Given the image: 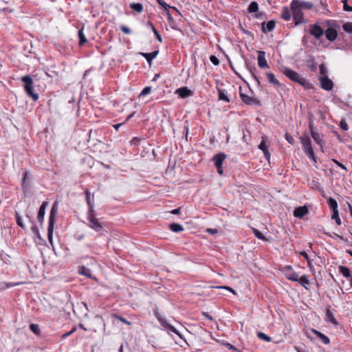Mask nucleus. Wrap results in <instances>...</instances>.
<instances>
[{
  "label": "nucleus",
  "instance_id": "680f3d73",
  "mask_svg": "<svg viewBox=\"0 0 352 352\" xmlns=\"http://www.w3.org/2000/svg\"><path fill=\"white\" fill-rule=\"evenodd\" d=\"M217 288L228 290V291L231 292L232 293H233L234 294H236L235 290H234L232 288H231L228 286H220V287H217Z\"/></svg>",
  "mask_w": 352,
  "mask_h": 352
},
{
  "label": "nucleus",
  "instance_id": "f8f14e48",
  "mask_svg": "<svg viewBox=\"0 0 352 352\" xmlns=\"http://www.w3.org/2000/svg\"><path fill=\"white\" fill-rule=\"evenodd\" d=\"M48 206V201H45L42 203L41 206L39 208L38 213L37 215V219L41 226L43 223L44 216L45 214V209Z\"/></svg>",
  "mask_w": 352,
  "mask_h": 352
},
{
  "label": "nucleus",
  "instance_id": "3c124183",
  "mask_svg": "<svg viewBox=\"0 0 352 352\" xmlns=\"http://www.w3.org/2000/svg\"><path fill=\"white\" fill-rule=\"evenodd\" d=\"M210 60L214 65H219V63H220V61H219V58L216 56H214V55H211L210 56Z\"/></svg>",
  "mask_w": 352,
  "mask_h": 352
},
{
  "label": "nucleus",
  "instance_id": "09e8293b",
  "mask_svg": "<svg viewBox=\"0 0 352 352\" xmlns=\"http://www.w3.org/2000/svg\"><path fill=\"white\" fill-rule=\"evenodd\" d=\"M30 329L32 331H33L35 334H38L40 332L39 327L36 324H31L30 325Z\"/></svg>",
  "mask_w": 352,
  "mask_h": 352
},
{
  "label": "nucleus",
  "instance_id": "13d9d810",
  "mask_svg": "<svg viewBox=\"0 0 352 352\" xmlns=\"http://www.w3.org/2000/svg\"><path fill=\"white\" fill-rule=\"evenodd\" d=\"M340 125L341 129L344 131H347L349 129L348 124L344 120H342Z\"/></svg>",
  "mask_w": 352,
  "mask_h": 352
},
{
  "label": "nucleus",
  "instance_id": "8fccbe9b",
  "mask_svg": "<svg viewBox=\"0 0 352 352\" xmlns=\"http://www.w3.org/2000/svg\"><path fill=\"white\" fill-rule=\"evenodd\" d=\"M300 254L307 261L308 266L309 267H311V261H310V259L309 258V256H308L307 253L305 252V251H303V252H301L300 253Z\"/></svg>",
  "mask_w": 352,
  "mask_h": 352
},
{
  "label": "nucleus",
  "instance_id": "2eb2a0df",
  "mask_svg": "<svg viewBox=\"0 0 352 352\" xmlns=\"http://www.w3.org/2000/svg\"><path fill=\"white\" fill-rule=\"evenodd\" d=\"M276 27V23L274 21H270L267 23L263 22L261 23V30L263 33H267L274 30Z\"/></svg>",
  "mask_w": 352,
  "mask_h": 352
},
{
  "label": "nucleus",
  "instance_id": "2f4dec72",
  "mask_svg": "<svg viewBox=\"0 0 352 352\" xmlns=\"http://www.w3.org/2000/svg\"><path fill=\"white\" fill-rule=\"evenodd\" d=\"M72 308H73V312H74V314L77 316L78 318H80L81 317L82 314L80 313H79L78 311V310L79 309H86V307H85V305L83 304V303H80V304H77L76 307H74L73 305H72Z\"/></svg>",
  "mask_w": 352,
  "mask_h": 352
},
{
  "label": "nucleus",
  "instance_id": "ea45409f",
  "mask_svg": "<svg viewBox=\"0 0 352 352\" xmlns=\"http://www.w3.org/2000/svg\"><path fill=\"white\" fill-rule=\"evenodd\" d=\"M257 337L265 342H270L272 340L271 337L263 332H257Z\"/></svg>",
  "mask_w": 352,
  "mask_h": 352
},
{
  "label": "nucleus",
  "instance_id": "5701e85b",
  "mask_svg": "<svg viewBox=\"0 0 352 352\" xmlns=\"http://www.w3.org/2000/svg\"><path fill=\"white\" fill-rule=\"evenodd\" d=\"M311 135L316 144H318L320 146L321 149H322L323 135L317 131L316 133H313Z\"/></svg>",
  "mask_w": 352,
  "mask_h": 352
},
{
  "label": "nucleus",
  "instance_id": "c756f323",
  "mask_svg": "<svg viewBox=\"0 0 352 352\" xmlns=\"http://www.w3.org/2000/svg\"><path fill=\"white\" fill-rule=\"evenodd\" d=\"M169 228L174 232H179L184 230L183 226L177 223H172L169 225Z\"/></svg>",
  "mask_w": 352,
  "mask_h": 352
},
{
  "label": "nucleus",
  "instance_id": "49530a36",
  "mask_svg": "<svg viewBox=\"0 0 352 352\" xmlns=\"http://www.w3.org/2000/svg\"><path fill=\"white\" fill-rule=\"evenodd\" d=\"M349 0H342L343 10L346 12H352V6H349Z\"/></svg>",
  "mask_w": 352,
  "mask_h": 352
},
{
  "label": "nucleus",
  "instance_id": "052dcab7",
  "mask_svg": "<svg viewBox=\"0 0 352 352\" xmlns=\"http://www.w3.org/2000/svg\"><path fill=\"white\" fill-rule=\"evenodd\" d=\"M248 68L249 69V72H250L252 77L257 82L258 85H260V81H259L258 78H257V76L254 74L252 69L248 67Z\"/></svg>",
  "mask_w": 352,
  "mask_h": 352
},
{
  "label": "nucleus",
  "instance_id": "a18cd8bd",
  "mask_svg": "<svg viewBox=\"0 0 352 352\" xmlns=\"http://www.w3.org/2000/svg\"><path fill=\"white\" fill-rule=\"evenodd\" d=\"M151 91V87H145L143 90L141 91V93L139 95V97H142V96H146L148 94H149Z\"/></svg>",
  "mask_w": 352,
  "mask_h": 352
},
{
  "label": "nucleus",
  "instance_id": "a19ab883",
  "mask_svg": "<svg viewBox=\"0 0 352 352\" xmlns=\"http://www.w3.org/2000/svg\"><path fill=\"white\" fill-rule=\"evenodd\" d=\"M252 231L254 234V235L259 239L266 241L267 239L264 236V235L257 229L252 228Z\"/></svg>",
  "mask_w": 352,
  "mask_h": 352
},
{
  "label": "nucleus",
  "instance_id": "58836bf2",
  "mask_svg": "<svg viewBox=\"0 0 352 352\" xmlns=\"http://www.w3.org/2000/svg\"><path fill=\"white\" fill-rule=\"evenodd\" d=\"M331 219H334L336 221V224L338 226H340L341 225L342 221H341L340 218L339 217L338 210L333 211Z\"/></svg>",
  "mask_w": 352,
  "mask_h": 352
},
{
  "label": "nucleus",
  "instance_id": "473e14b6",
  "mask_svg": "<svg viewBox=\"0 0 352 352\" xmlns=\"http://www.w3.org/2000/svg\"><path fill=\"white\" fill-rule=\"evenodd\" d=\"M326 318H327V320H328L329 322H330L334 324H338V322L337 320L336 319V318L334 317L333 313L329 309H327L326 311Z\"/></svg>",
  "mask_w": 352,
  "mask_h": 352
},
{
  "label": "nucleus",
  "instance_id": "4468645a",
  "mask_svg": "<svg viewBox=\"0 0 352 352\" xmlns=\"http://www.w3.org/2000/svg\"><path fill=\"white\" fill-rule=\"evenodd\" d=\"M269 146L270 143L265 140H263L258 145V148L263 152L264 156L267 160H270V153L268 151Z\"/></svg>",
  "mask_w": 352,
  "mask_h": 352
},
{
  "label": "nucleus",
  "instance_id": "f704fd0d",
  "mask_svg": "<svg viewBox=\"0 0 352 352\" xmlns=\"http://www.w3.org/2000/svg\"><path fill=\"white\" fill-rule=\"evenodd\" d=\"M130 8L138 13L143 11V6L140 3H132L130 4Z\"/></svg>",
  "mask_w": 352,
  "mask_h": 352
},
{
  "label": "nucleus",
  "instance_id": "6ab92c4d",
  "mask_svg": "<svg viewBox=\"0 0 352 352\" xmlns=\"http://www.w3.org/2000/svg\"><path fill=\"white\" fill-rule=\"evenodd\" d=\"M159 51L156 50L151 53L141 52L140 54L146 59L147 62L151 64L153 60L157 56Z\"/></svg>",
  "mask_w": 352,
  "mask_h": 352
},
{
  "label": "nucleus",
  "instance_id": "bb28decb",
  "mask_svg": "<svg viewBox=\"0 0 352 352\" xmlns=\"http://www.w3.org/2000/svg\"><path fill=\"white\" fill-rule=\"evenodd\" d=\"M281 18L285 21H288L291 19V12L288 7L285 6L283 8Z\"/></svg>",
  "mask_w": 352,
  "mask_h": 352
},
{
  "label": "nucleus",
  "instance_id": "37998d69",
  "mask_svg": "<svg viewBox=\"0 0 352 352\" xmlns=\"http://www.w3.org/2000/svg\"><path fill=\"white\" fill-rule=\"evenodd\" d=\"M309 130L311 135L318 131L317 127L315 126L314 121L311 119L309 122Z\"/></svg>",
  "mask_w": 352,
  "mask_h": 352
},
{
  "label": "nucleus",
  "instance_id": "4be33fe9",
  "mask_svg": "<svg viewBox=\"0 0 352 352\" xmlns=\"http://www.w3.org/2000/svg\"><path fill=\"white\" fill-rule=\"evenodd\" d=\"M217 90L218 92V98L219 100H223L226 102H230V99L227 95V91L226 89H221L219 87H217Z\"/></svg>",
  "mask_w": 352,
  "mask_h": 352
},
{
  "label": "nucleus",
  "instance_id": "a878e982",
  "mask_svg": "<svg viewBox=\"0 0 352 352\" xmlns=\"http://www.w3.org/2000/svg\"><path fill=\"white\" fill-rule=\"evenodd\" d=\"M286 278L292 281L297 282L298 281L299 275L296 272L294 271L285 272Z\"/></svg>",
  "mask_w": 352,
  "mask_h": 352
},
{
  "label": "nucleus",
  "instance_id": "0e129e2a",
  "mask_svg": "<svg viewBox=\"0 0 352 352\" xmlns=\"http://www.w3.org/2000/svg\"><path fill=\"white\" fill-rule=\"evenodd\" d=\"M153 33H154L157 40L159 42L162 43V38L161 35L160 34L159 32L157 30H155V32H153Z\"/></svg>",
  "mask_w": 352,
  "mask_h": 352
},
{
  "label": "nucleus",
  "instance_id": "f03ea898",
  "mask_svg": "<svg viewBox=\"0 0 352 352\" xmlns=\"http://www.w3.org/2000/svg\"><path fill=\"white\" fill-rule=\"evenodd\" d=\"M300 142L302 145V148L307 156L314 163L317 162L316 157L315 156L312 145L311 140L309 137L307 135H303L300 137Z\"/></svg>",
  "mask_w": 352,
  "mask_h": 352
},
{
  "label": "nucleus",
  "instance_id": "6e6d98bb",
  "mask_svg": "<svg viewBox=\"0 0 352 352\" xmlns=\"http://www.w3.org/2000/svg\"><path fill=\"white\" fill-rule=\"evenodd\" d=\"M319 69H320V72L322 75H323L324 76H327V68L324 66V65H323V64L320 65L319 67Z\"/></svg>",
  "mask_w": 352,
  "mask_h": 352
},
{
  "label": "nucleus",
  "instance_id": "774afa93",
  "mask_svg": "<svg viewBox=\"0 0 352 352\" xmlns=\"http://www.w3.org/2000/svg\"><path fill=\"white\" fill-rule=\"evenodd\" d=\"M180 210H181V208H177L176 209H174L171 211V213L173 214H179L180 213Z\"/></svg>",
  "mask_w": 352,
  "mask_h": 352
},
{
  "label": "nucleus",
  "instance_id": "20e7f679",
  "mask_svg": "<svg viewBox=\"0 0 352 352\" xmlns=\"http://www.w3.org/2000/svg\"><path fill=\"white\" fill-rule=\"evenodd\" d=\"M21 81L24 85V89L26 94L31 97L34 101L38 99V95L34 92L33 80L30 76L26 75L21 78Z\"/></svg>",
  "mask_w": 352,
  "mask_h": 352
},
{
  "label": "nucleus",
  "instance_id": "7ed1b4c3",
  "mask_svg": "<svg viewBox=\"0 0 352 352\" xmlns=\"http://www.w3.org/2000/svg\"><path fill=\"white\" fill-rule=\"evenodd\" d=\"M284 74L291 80L303 86L304 87L309 88L310 82L307 79L301 77V76L295 71L289 68H286L284 70Z\"/></svg>",
  "mask_w": 352,
  "mask_h": 352
},
{
  "label": "nucleus",
  "instance_id": "9b49d317",
  "mask_svg": "<svg viewBox=\"0 0 352 352\" xmlns=\"http://www.w3.org/2000/svg\"><path fill=\"white\" fill-rule=\"evenodd\" d=\"M321 87L327 91H331L333 87V81L328 76H322L320 78Z\"/></svg>",
  "mask_w": 352,
  "mask_h": 352
},
{
  "label": "nucleus",
  "instance_id": "f3484780",
  "mask_svg": "<svg viewBox=\"0 0 352 352\" xmlns=\"http://www.w3.org/2000/svg\"><path fill=\"white\" fill-rule=\"evenodd\" d=\"M177 94L182 98H186L192 95V91L187 87H183L176 90Z\"/></svg>",
  "mask_w": 352,
  "mask_h": 352
},
{
  "label": "nucleus",
  "instance_id": "e2e57ef3",
  "mask_svg": "<svg viewBox=\"0 0 352 352\" xmlns=\"http://www.w3.org/2000/svg\"><path fill=\"white\" fill-rule=\"evenodd\" d=\"M265 16V14L263 12H258L255 14V17L258 19H262Z\"/></svg>",
  "mask_w": 352,
  "mask_h": 352
},
{
  "label": "nucleus",
  "instance_id": "cd10ccee",
  "mask_svg": "<svg viewBox=\"0 0 352 352\" xmlns=\"http://www.w3.org/2000/svg\"><path fill=\"white\" fill-rule=\"evenodd\" d=\"M78 272L80 274L83 275L88 278H92V274L91 270L85 267V266H81L78 269Z\"/></svg>",
  "mask_w": 352,
  "mask_h": 352
},
{
  "label": "nucleus",
  "instance_id": "1a4fd4ad",
  "mask_svg": "<svg viewBox=\"0 0 352 352\" xmlns=\"http://www.w3.org/2000/svg\"><path fill=\"white\" fill-rule=\"evenodd\" d=\"M239 91H239L240 98L244 103H245L248 105H250V106H252V105L260 106L261 105V102H260L259 100L254 98L252 96H248L245 94L243 93L241 87H239Z\"/></svg>",
  "mask_w": 352,
  "mask_h": 352
},
{
  "label": "nucleus",
  "instance_id": "a211bd4d",
  "mask_svg": "<svg viewBox=\"0 0 352 352\" xmlns=\"http://www.w3.org/2000/svg\"><path fill=\"white\" fill-rule=\"evenodd\" d=\"M311 331L324 344H329L330 343L329 338L324 334L314 329H312Z\"/></svg>",
  "mask_w": 352,
  "mask_h": 352
},
{
  "label": "nucleus",
  "instance_id": "0eeeda50",
  "mask_svg": "<svg viewBox=\"0 0 352 352\" xmlns=\"http://www.w3.org/2000/svg\"><path fill=\"white\" fill-rule=\"evenodd\" d=\"M290 9L293 15V20L296 25H298L302 23H306V21L303 18V12L298 6L297 2L292 1L290 4Z\"/></svg>",
  "mask_w": 352,
  "mask_h": 352
},
{
  "label": "nucleus",
  "instance_id": "c9c22d12",
  "mask_svg": "<svg viewBox=\"0 0 352 352\" xmlns=\"http://www.w3.org/2000/svg\"><path fill=\"white\" fill-rule=\"evenodd\" d=\"M248 10L250 13L257 12L258 10V3L256 1L251 2L248 8Z\"/></svg>",
  "mask_w": 352,
  "mask_h": 352
},
{
  "label": "nucleus",
  "instance_id": "79ce46f5",
  "mask_svg": "<svg viewBox=\"0 0 352 352\" xmlns=\"http://www.w3.org/2000/svg\"><path fill=\"white\" fill-rule=\"evenodd\" d=\"M157 3L161 6H162L165 10L169 9V8H172L175 10H176L177 12H178V10L175 8V7H170L169 5H168L163 0H157Z\"/></svg>",
  "mask_w": 352,
  "mask_h": 352
},
{
  "label": "nucleus",
  "instance_id": "5fc2aeb1",
  "mask_svg": "<svg viewBox=\"0 0 352 352\" xmlns=\"http://www.w3.org/2000/svg\"><path fill=\"white\" fill-rule=\"evenodd\" d=\"M167 329L175 333V334H177L178 336H179L180 338H182V336L180 334V333L171 324H170L168 327H167Z\"/></svg>",
  "mask_w": 352,
  "mask_h": 352
},
{
  "label": "nucleus",
  "instance_id": "b1692460",
  "mask_svg": "<svg viewBox=\"0 0 352 352\" xmlns=\"http://www.w3.org/2000/svg\"><path fill=\"white\" fill-rule=\"evenodd\" d=\"M298 282L306 289H308V285H310V281L307 275H303L300 277L299 276Z\"/></svg>",
  "mask_w": 352,
  "mask_h": 352
},
{
  "label": "nucleus",
  "instance_id": "aec40b11",
  "mask_svg": "<svg viewBox=\"0 0 352 352\" xmlns=\"http://www.w3.org/2000/svg\"><path fill=\"white\" fill-rule=\"evenodd\" d=\"M292 1L297 2L298 7L302 10V8L311 10L313 8L314 5L311 2L300 1V0H292Z\"/></svg>",
  "mask_w": 352,
  "mask_h": 352
},
{
  "label": "nucleus",
  "instance_id": "864d4df0",
  "mask_svg": "<svg viewBox=\"0 0 352 352\" xmlns=\"http://www.w3.org/2000/svg\"><path fill=\"white\" fill-rule=\"evenodd\" d=\"M285 139L290 144H292V145L294 144V140L293 137L291 135H289L288 133H285Z\"/></svg>",
  "mask_w": 352,
  "mask_h": 352
},
{
  "label": "nucleus",
  "instance_id": "dca6fc26",
  "mask_svg": "<svg viewBox=\"0 0 352 352\" xmlns=\"http://www.w3.org/2000/svg\"><path fill=\"white\" fill-rule=\"evenodd\" d=\"M309 212V210L306 206L296 208L294 211V215L298 218H302Z\"/></svg>",
  "mask_w": 352,
  "mask_h": 352
},
{
  "label": "nucleus",
  "instance_id": "c03bdc74",
  "mask_svg": "<svg viewBox=\"0 0 352 352\" xmlns=\"http://www.w3.org/2000/svg\"><path fill=\"white\" fill-rule=\"evenodd\" d=\"M343 30L348 33H352V23H345L342 25Z\"/></svg>",
  "mask_w": 352,
  "mask_h": 352
},
{
  "label": "nucleus",
  "instance_id": "9d476101",
  "mask_svg": "<svg viewBox=\"0 0 352 352\" xmlns=\"http://www.w3.org/2000/svg\"><path fill=\"white\" fill-rule=\"evenodd\" d=\"M309 33L316 38H320L324 33V30L318 24L311 25Z\"/></svg>",
  "mask_w": 352,
  "mask_h": 352
},
{
  "label": "nucleus",
  "instance_id": "c85d7f7f",
  "mask_svg": "<svg viewBox=\"0 0 352 352\" xmlns=\"http://www.w3.org/2000/svg\"><path fill=\"white\" fill-rule=\"evenodd\" d=\"M166 14L167 20L170 24V28L173 30H178V28H177V26L175 25V21L173 19V16H171L168 9L166 10Z\"/></svg>",
  "mask_w": 352,
  "mask_h": 352
},
{
  "label": "nucleus",
  "instance_id": "7c9ffc66",
  "mask_svg": "<svg viewBox=\"0 0 352 352\" xmlns=\"http://www.w3.org/2000/svg\"><path fill=\"white\" fill-rule=\"evenodd\" d=\"M339 272L343 275V276L346 278H349L351 276V270L346 266L340 265L338 267Z\"/></svg>",
  "mask_w": 352,
  "mask_h": 352
},
{
  "label": "nucleus",
  "instance_id": "6e6552de",
  "mask_svg": "<svg viewBox=\"0 0 352 352\" xmlns=\"http://www.w3.org/2000/svg\"><path fill=\"white\" fill-rule=\"evenodd\" d=\"M227 155L224 153H219L214 155L212 159V162L214 164L217 169V172L220 175L223 174V170L222 168V164L223 161L226 160Z\"/></svg>",
  "mask_w": 352,
  "mask_h": 352
},
{
  "label": "nucleus",
  "instance_id": "ddd939ff",
  "mask_svg": "<svg viewBox=\"0 0 352 352\" xmlns=\"http://www.w3.org/2000/svg\"><path fill=\"white\" fill-rule=\"evenodd\" d=\"M258 65L260 68L268 67L269 65L265 59V52L264 51H258Z\"/></svg>",
  "mask_w": 352,
  "mask_h": 352
},
{
  "label": "nucleus",
  "instance_id": "e433bc0d",
  "mask_svg": "<svg viewBox=\"0 0 352 352\" xmlns=\"http://www.w3.org/2000/svg\"><path fill=\"white\" fill-rule=\"evenodd\" d=\"M27 217L29 219V221L32 224L31 230L34 234L37 236L38 238H40V234L38 232V228L36 227V226L34 224V221L31 219V218L27 215Z\"/></svg>",
  "mask_w": 352,
  "mask_h": 352
},
{
  "label": "nucleus",
  "instance_id": "f257e3e1",
  "mask_svg": "<svg viewBox=\"0 0 352 352\" xmlns=\"http://www.w3.org/2000/svg\"><path fill=\"white\" fill-rule=\"evenodd\" d=\"M85 195L86 201L89 206V213L87 217L89 221V226L95 230L99 231L102 228V226L95 217V210H94V199L91 198V193L87 189L85 190Z\"/></svg>",
  "mask_w": 352,
  "mask_h": 352
},
{
  "label": "nucleus",
  "instance_id": "412c9836",
  "mask_svg": "<svg viewBox=\"0 0 352 352\" xmlns=\"http://www.w3.org/2000/svg\"><path fill=\"white\" fill-rule=\"evenodd\" d=\"M84 25L78 30V36L79 38L78 44L80 46H83L85 44L87 43V39L83 32Z\"/></svg>",
  "mask_w": 352,
  "mask_h": 352
},
{
  "label": "nucleus",
  "instance_id": "72a5a7b5",
  "mask_svg": "<svg viewBox=\"0 0 352 352\" xmlns=\"http://www.w3.org/2000/svg\"><path fill=\"white\" fill-rule=\"evenodd\" d=\"M327 202L329 208L332 210V211L338 210V203L335 199L329 197L327 200Z\"/></svg>",
  "mask_w": 352,
  "mask_h": 352
},
{
  "label": "nucleus",
  "instance_id": "de8ad7c7",
  "mask_svg": "<svg viewBox=\"0 0 352 352\" xmlns=\"http://www.w3.org/2000/svg\"><path fill=\"white\" fill-rule=\"evenodd\" d=\"M1 284L3 285L5 287L1 288L0 289H3L4 288H10V287H14L16 285H19L21 283H6V282H4Z\"/></svg>",
  "mask_w": 352,
  "mask_h": 352
},
{
  "label": "nucleus",
  "instance_id": "69168bd1",
  "mask_svg": "<svg viewBox=\"0 0 352 352\" xmlns=\"http://www.w3.org/2000/svg\"><path fill=\"white\" fill-rule=\"evenodd\" d=\"M116 318H118L120 321H122L123 323H125L128 325H130L131 324V322H129L126 319H125L123 317H121V316H116Z\"/></svg>",
  "mask_w": 352,
  "mask_h": 352
},
{
  "label": "nucleus",
  "instance_id": "393cba45",
  "mask_svg": "<svg viewBox=\"0 0 352 352\" xmlns=\"http://www.w3.org/2000/svg\"><path fill=\"white\" fill-rule=\"evenodd\" d=\"M266 76H267V80H268L270 83H271V84H272L274 85H276L277 87H280V83L275 78V76L272 73L267 72L266 73Z\"/></svg>",
  "mask_w": 352,
  "mask_h": 352
},
{
  "label": "nucleus",
  "instance_id": "39448f33",
  "mask_svg": "<svg viewBox=\"0 0 352 352\" xmlns=\"http://www.w3.org/2000/svg\"><path fill=\"white\" fill-rule=\"evenodd\" d=\"M58 202L55 201L52 207L50 217H49L47 235H48V239H49L50 241H52L53 228H54V223L56 221V217L58 214Z\"/></svg>",
  "mask_w": 352,
  "mask_h": 352
},
{
  "label": "nucleus",
  "instance_id": "4d7b16f0",
  "mask_svg": "<svg viewBox=\"0 0 352 352\" xmlns=\"http://www.w3.org/2000/svg\"><path fill=\"white\" fill-rule=\"evenodd\" d=\"M308 67L313 72H315L316 70V65L314 64V59L308 61Z\"/></svg>",
  "mask_w": 352,
  "mask_h": 352
},
{
  "label": "nucleus",
  "instance_id": "423d86ee",
  "mask_svg": "<svg viewBox=\"0 0 352 352\" xmlns=\"http://www.w3.org/2000/svg\"><path fill=\"white\" fill-rule=\"evenodd\" d=\"M328 28L324 31L327 40L331 42L334 41L338 37V32L335 28L338 27L337 21L334 20H328L326 21Z\"/></svg>",
  "mask_w": 352,
  "mask_h": 352
},
{
  "label": "nucleus",
  "instance_id": "4c0bfd02",
  "mask_svg": "<svg viewBox=\"0 0 352 352\" xmlns=\"http://www.w3.org/2000/svg\"><path fill=\"white\" fill-rule=\"evenodd\" d=\"M16 221L18 226H19L23 230L25 229V226L23 222L22 217L18 214V212H16L15 214Z\"/></svg>",
  "mask_w": 352,
  "mask_h": 352
},
{
  "label": "nucleus",
  "instance_id": "338daca9",
  "mask_svg": "<svg viewBox=\"0 0 352 352\" xmlns=\"http://www.w3.org/2000/svg\"><path fill=\"white\" fill-rule=\"evenodd\" d=\"M160 322L161 325L166 329H167V327L170 325V324H168L165 320H160Z\"/></svg>",
  "mask_w": 352,
  "mask_h": 352
},
{
  "label": "nucleus",
  "instance_id": "bf43d9fd",
  "mask_svg": "<svg viewBox=\"0 0 352 352\" xmlns=\"http://www.w3.org/2000/svg\"><path fill=\"white\" fill-rule=\"evenodd\" d=\"M332 160L338 166L340 167L343 170H347L346 167L344 164H342L340 162H338L337 160L333 159Z\"/></svg>",
  "mask_w": 352,
  "mask_h": 352
},
{
  "label": "nucleus",
  "instance_id": "603ef678",
  "mask_svg": "<svg viewBox=\"0 0 352 352\" xmlns=\"http://www.w3.org/2000/svg\"><path fill=\"white\" fill-rule=\"evenodd\" d=\"M120 29L126 34H130L131 33V29L126 25H120Z\"/></svg>",
  "mask_w": 352,
  "mask_h": 352
}]
</instances>
